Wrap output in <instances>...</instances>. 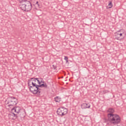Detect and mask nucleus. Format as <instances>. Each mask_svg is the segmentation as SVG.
<instances>
[{
  "label": "nucleus",
  "mask_w": 126,
  "mask_h": 126,
  "mask_svg": "<svg viewBox=\"0 0 126 126\" xmlns=\"http://www.w3.org/2000/svg\"><path fill=\"white\" fill-rule=\"evenodd\" d=\"M122 30H120L118 32H116V34L117 35H119L120 37H122V36H125L126 35V33L124 32H121V31Z\"/></svg>",
  "instance_id": "obj_11"
},
{
  "label": "nucleus",
  "mask_w": 126,
  "mask_h": 126,
  "mask_svg": "<svg viewBox=\"0 0 126 126\" xmlns=\"http://www.w3.org/2000/svg\"><path fill=\"white\" fill-rule=\"evenodd\" d=\"M30 91L33 94H37V95H40V89H39V87L34 86H29Z\"/></svg>",
  "instance_id": "obj_4"
},
{
  "label": "nucleus",
  "mask_w": 126,
  "mask_h": 126,
  "mask_svg": "<svg viewBox=\"0 0 126 126\" xmlns=\"http://www.w3.org/2000/svg\"><path fill=\"white\" fill-rule=\"evenodd\" d=\"M81 108L82 109H89L91 107L90 104H87V103H83L81 106Z\"/></svg>",
  "instance_id": "obj_8"
},
{
  "label": "nucleus",
  "mask_w": 126,
  "mask_h": 126,
  "mask_svg": "<svg viewBox=\"0 0 126 126\" xmlns=\"http://www.w3.org/2000/svg\"><path fill=\"white\" fill-rule=\"evenodd\" d=\"M55 101L57 102H61V98L59 96H56L55 97Z\"/></svg>",
  "instance_id": "obj_13"
},
{
  "label": "nucleus",
  "mask_w": 126,
  "mask_h": 126,
  "mask_svg": "<svg viewBox=\"0 0 126 126\" xmlns=\"http://www.w3.org/2000/svg\"><path fill=\"white\" fill-rule=\"evenodd\" d=\"M35 6L36 7H40V4H39L38 1H36V2L35 3Z\"/></svg>",
  "instance_id": "obj_15"
},
{
  "label": "nucleus",
  "mask_w": 126,
  "mask_h": 126,
  "mask_svg": "<svg viewBox=\"0 0 126 126\" xmlns=\"http://www.w3.org/2000/svg\"><path fill=\"white\" fill-rule=\"evenodd\" d=\"M38 84L39 85H40L41 83L44 84L45 83V82L43 80V79L41 78H38Z\"/></svg>",
  "instance_id": "obj_12"
},
{
  "label": "nucleus",
  "mask_w": 126,
  "mask_h": 126,
  "mask_svg": "<svg viewBox=\"0 0 126 126\" xmlns=\"http://www.w3.org/2000/svg\"><path fill=\"white\" fill-rule=\"evenodd\" d=\"M108 113H110L108 114V120H106V122H110L111 124L113 125H118V124H120L121 123V117L120 116L117 114H114L113 113H115V110L113 108H109L107 110Z\"/></svg>",
  "instance_id": "obj_1"
},
{
  "label": "nucleus",
  "mask_w": 126,
  "mask_h": 126,
  "mask_svg": "<svg viewBox=\"0 0 126 126\" xmlns=\"http://www.w3.org/2000/svg\"><path fill=\"white\" fill-rule=\"evenodd\" d=\"M116 40H120V37H116Z\"/></svg>",
  "instance_id": "obj_19"
},
{
  "label": "nucleus",
  "mask_w": 126,
  "mask_h": 126,
  "mask_svg": "<svg viewBox=\"0 0 126 126\" xmlns=\"http://www.w3.org/2000/svg\"><path fill=\"white\" fill-rule=\"evenodd\" d=\"M39 87H42V88H47L48 87V85H47V83H44L43 84L38 85V88Z\"/></svg>",
  "instance_id": "obj_10"
},
{
  "label": "nucleus",
  "mask_w": 126,
  "mask_h": 126,
  "mask_svg": "<svg viewBox=\"0 0 126 126\" xmlns=\"http://www.w3.org/2000/svg\"><path fill=\"white\" fill-rule=\"evenodd\" d=\"M108 8H112L113 7V4L112 3V1H109L108 6Z\"/></svg>",
  "instance_id": "obj_14"
},
{
  "label": "nucleus",
  "mask_w": 126,
  "mask_h": 126,
  "mask_svg": "<svg viewBox=\"0 0 126 126\" xmlns=\"http://www.w3.org/2000/svg\"><path fill=\"white\" fill-rule=\"evenodd\" d=\"M28 84L29 87V86H36V85H35L34 82L32 81L31 79H30V80H28Z\"/></svg>",
  "instance_id": "obj_9"
},
{
  "label": "nucleus",
  "mask_w": 126,
  "mask_h": 126,
  "mask_svg": "<svg viewBox=\"0 0 126 126\" xmlns=\"http://www.w3.org/2000/svg\"><path fill=\"white\" fill-rule=\"evenodd\" d=\"M20 110H21V108L19 106H16L13 108H12L11 111L12 112H15L17 113V114H19L20 113Z\"/></svg>",
  "instance_id": "obj_7"
},
{
  "label": "nucleus",
  "mask_w": 126,
  "mask_h": 126,
  "mask_svg": "<svg viewBox=\"0 0 126 126\" xmlns=\"http://www.w3.org/2000/svg\"><path fill=\"white\" fill-rule=\"evenodd\" d=\"M64 60L66 61V63H68V58L67 56H64Z\"/></svg>",
  "instance_id": "obj_16"
},
{
  "label": "nucleus",
  "mask_w": 126,
  "mask_h": 126,
  "mask_svg": "<svg viewBox=\"0 0 126 126\" xmlns=\"http://www.w3.org/2000/svg\"><path fill=\"white\" fill-rule=\"evenodd\" d=\"M67 109L63 107H61L58 109L57 113L59 116H65L67 114Z\"/></svg>",
  "instance_id": "obj_5"
},
{
  "label": "nucleus",
  "mask_w": 126,
  "mask_h": 126,
  "mask_svg": "<svg viewBox=\"0 0 126 126\" xmlns=\"http://www.w3.org/2000/svg\"><path fill=\"white\" fill-rule=\"evenodd\" d=\"M19 7L24 11H30L32 9V4L30 1L26 0L19 4Z\"/></svg>",
  "instance_id": "obj_2"
},
{
  "label": "nucleus",
  "mask_w": 126,
  "mask_h": 126,
  "mask_svg": "<svg viewBox=\"0 0 126 126\" xmlns=\"http://www.w3.org/2000/svg\"><path fill=\"white\" fill-rule=\"evenodd\" d=\"M13 116L15 118V119H17V115H16L15 114L13 113Z\"/></svg>",
  "instance_id": "obj_18"
},
{
  "label": "nucleus",
  "mask_w": 126,
  "mask_h": 126,
  "mask_svg": "<svg viewBox=\"0 0 126 126\" xmlns=\"http://www.w3.org/2000/svg\"><path fill=\"white\" fill-rule=\"evenodd\" d=\"M31 79H32V81L33 82V83H34V85H35V86H36V87H39V85H37L39 84V78H31Z\"/></svg>",
  "instance_id": "obj_6"
},
{
  "label": "nucleus",
  "mask_w": 126,
  "mask_h": 126,
  "mask_svg": "<svg viewBox=\"0 0 126 126\" xmlns=\"http://www.w3.org/2000/svg\"><path fill=\"white\" fill-rule=\"evenodd\" d=\"M18 1H19L20 4L22 3V2H23L24 1H25L26 0H18Z\"/></svg>",
  "instance_id": "obj_17"
},
{
  "label": "nucleus",
  "mask_w": 126,
  "mask_h": 126,
  "mask_svg": "<svg viewBox=\"0 0 126 126\" xmlns=\"http://www.w3.org/2000/svg\"><path fill=\"white\" fill-rule=\"evenodd\" d=\"M17 104V99L13 96H10L8 97V101L6 104V105L10 108V109H12L14 107L15 105Z\"/></svg>",
  "instance_id": "obj_3"
}]
</instances>
